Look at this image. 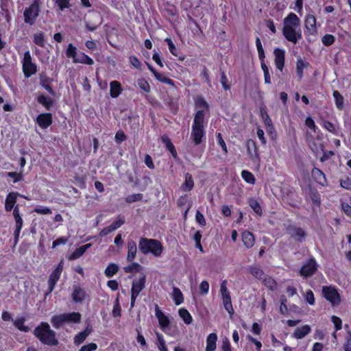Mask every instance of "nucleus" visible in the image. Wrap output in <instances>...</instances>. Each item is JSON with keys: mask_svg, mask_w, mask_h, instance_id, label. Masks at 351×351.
<instances>
[{"mask_svg": "<svg viewBox=\"0 0 351 351\" xmlns=\"http://www.w3.org/2000/svg\"><path fill=\"white\" fill-rule=\"evenodd\" d=\"M193 99L195 108L199 110L195 112L193 120L191 138L195 145H199L206 137L205 116L206 112L210 111V106L202 96L197 95Z\"/></svg>", "mask_w": 351, "mask_h": 351, "instance_id": "f257e3e1", "label": "nucleus"}, {"mask_svg": "<svg viewBox=\"0 0 351 351\" xmlns=\"http://www.w3.org/2000/svg\"><path fill=\"white\" fill-rule=\"evenodd\" d=\"M301 21L293 12H290L283 20L282 35L289 42L296 44L302 38Z\"/></svg>", "mask_w": 351, "mask_h": 351, "instance_id": "f03ea898", "label": "nucleus"}, {"mask_svg": "<svg viewBox=\"0 0 351 351\" xmlns=\"http://www.w3.org/2000/svg\"><path fill=\"white\" fill-rule=\"evenodd\" d=\"M34 335L44 345L56 346L59 341L56 338V332L53 330L49 323L40 322L34 330Z\"/></svg>", "mask_w": 351, "mask_h": 351, "instance_id": "7ed1b4c3", "label": "nucleus"}, {"mask_svg": "<svg viewBox=\"0 0 351 351\" xmlns=\"http://www.w3.org/2000/svg\"><path fill=\"white\" fill-rule=\"evenodd\" d=\"M138 247L143 254H152L156 257L160 256L164 250L163 245L160 241L145 237H141L139 239Z\"/></svg>", "mask_w": 351, "mask_h": 351, "instance_id": "20e7f679", "label": "nucleus"}, {"mask_svg": "<svg viewBox=\"0 0 351 351\" xmlns=\"http://www.w3.org/2000/svg\"><path fill=\"white\" fill-rule=\"evenodd\" d=\"M40 12V0H33L32 3L25 8L23 17L25 23L34 25Z\"/></svg>", "mask_w": 351, "mask_h": 351, "instance_id": "39448f33", "label": "nucleus"}, {"mask_svg": "<svg viewBox=\"0 0 351 351\" xmlns=\"http://www.w3.org/2000/svg\"><path fill=\"white\" fill-rule=\"evenodd\" d=\"M220 292L221 295L222 304L226 311L232 316L234 313V308L232 304L230 293L227 288V280H224L220 285Z\"/></svg>", "mask_w": 351, "mask_h": 351, "instance_id": "423d86ee", "label": "nucleus"}, {"mask_svg": "<svg viewBox=\"0 0 351 351\" xmlns=\"http://www.w3.org/2000/svg\"><path fill=\"white\" fill-rule=\"evenodd\" d=\"M32 60L30 51H25L22 60V69L26 78L30 77L37 72V66L35 63L32 62Z\"/></svg>", "mask_w": 351, "mask_h": 351, "instance_id": "0eeeda50", "label": "nucleus"}, {"mask_svg": "<svg viewBox=\"0 0 351 351\" xmlns=\"http://www.w3.org/2000/svg\"><path fill=\"white\" fill-rule=\"evenodd\" d=\"M145 282L146 277L145 275H142L138 280H134L132 282L131 288V308H133L135 306L136 300L139 295L141 291L145 288Z\"/></svg>", "mask_w": 351, "mask_h": 351, "instance_id": "6e6552de", "label": "nucleus"}, {"mask_svg": "<svg viewBox=\"0 0 351 351\" xmlns=\"http://www.w3.org/2000/svg\"><path fill=\"white\" fill-rule=\"evenodd\" d=\"M318 269V265L313 256H311L301 267L299 274L307 278L314 275Z\"/></svg>", "mask_w": 351, "mask_h": 351, "instance_id": "1a4fd4ad", "label": "nucleus"}, {"mask_svg": "<svg viewBox=\"0 0 351 351\" xmlns=\"http://www.w3.org/2000/svg\"><path fill=\"white\" fill-rule=\"evenodd\" d=\"M322 293L325 299L332 306H337L341 303L340 295L335 287H323Z\"/></svg>", "mask_w": 351, "mask_h": 351, "instance_id": "9d476101", "label": "nucleus"}, {"mask_svg": "<svg viewBox=\"0 0 351 351\" xmlns=\"http://www.w3.org/2000/svg\"><path fill=\"white\" fill-rule=\"evenodd\" d=\"M304 27L308 35L315 36L317 34V19L313 14H307L305 16Z\"/></svg>", "mask_w": 351, "mask_h": 351, "instance_id": "9b49d317", "label": "nucleus"}, {"mask_svg": "<svg viewBox=\"0 0 351 351\" xmlns=\"http://www.w3.org/2000/svg\"><path fill=\"white\" fill-rule=\"evenodd\" d=\"M35 122L41 129L46 130L53 123V115L50 112L40 113L36 118Z\"/></svg>", "mask_w": 351, "mask_h": 351, "instance_id": "f8f14e48", "label": "nucleus"}, {"mask_svg": "<svg viewBox=\"0 0 351 351\" xmlns=\"http://www.w3.org/2000/svg\"><path fill=\"white\" fill-rule=\"evenodd\" d=\"M287 230L293 239L299 242H302L306 237V232L300 227L290 225Z\"/></svg>", "mask_w": 351, "mask_h": 351, "instance_id": "ddd939ff", "label": "nucleus"}, {"mask_svg": "<svg viewBox=\"0 0 351 351\" xmlns=\"http://www.w3.org/2000/svg\"><path fill=\"white\" fill-rule=\"evenodd\" d=\"M22 197L23 198H26L25 195H22L19 194L18 192H10L5 198V210L7 212H10L12 210V208L16 206V203L17 201L18 197Z\"/></svg>", "mask_w": 351, "mask_h": 351, "instance_id": "4468645a", "label": "nucleus"}, {"mask_svg": "<svg viewBox=\"0 0 351 351\" xmlns=\"http://www.w3.org/2000/svg\"><path fill=\"white\" fill-rule=\"evenodd\" d=\"M87 297L84 288L80 285H73L71 298L75 303H82Z\"/></svg>", "mask_w": 351, "mask_h": 351, "instance_id": "2eb2a0df", "label": "nucleus"}, {"mask_svg": "<svg viewBox=\"0 0 351 351\" xmlns=\"http://www.w3.org/2000/svg\"><path fill=\"white\" fill-rule=\"evenodd\" d=\"M274 62L276 68L282 71L285 62V51L284 49L276 48L274 51Z\"/></svg>", "mask_w": 351, "mask_h": 351, "instance_id": "dca6fc26", "label": "nucleus"}, {"mask_svg": "<svg viewBox=\"0 0 351 351\" xmlns=\"http://www.w3.org/2000/svg\"><path fill=\"white\" fill-rule=\"evenodd\" d=\"M155 315L158 320V323L161 330L164 332H166L165 329L168 328L170 325V321L169 317L162 312V311L159 308L158 305H156Z\"/></svg>", "mask_w": 351, "mask_h": 351, "instance_id": "f3484780", "label": "nucleus"}, {"mask_svg": "<svg viewBox=\"0 0 351 351\" xmlns=\"http://www.w3.org/2000/svg\"><path fill=\"white\" fill-rule=\"evenodd\" d=\"M312 178L315 182L322 186L328 185V181L325 173L319 168L314 167L311 171Z\"/></svg>", "mask_w": 351, "mask_h": 351, "instance_id": "a211bd4d", "label": "nucleus"}, {"mask_svg": "<svg viewBox=\"0 0 351 351\" xmlns=\"http://www.w3.org/2000/svg\"><path fill=\"white\" fill-rule=\"evenodd\" d=\"M310 66V63L304 61L302 58L297 59L295 73L298 78V81H301L304 77V69Z\"/></svg>", "mask_w": 351, "mask_h": 351, "instance_id": "6ab92c4d", "label": "nucleus"}, {"mask_svg": "<svg viewBox=\"0 0 351 351\" xmlns=\"http://www.w3.org/2000/svg\"><path fill=\"white\" fill-rule=\"evenodd\" d=\"M60 276L61 273H59L55 270L51 272L48 280V291L46 293V295L50 294L53 291L56 283L60 278Z\"/></svg>", "mask_w": 351, "mask_h": 351, "instance_id": "aec40b11", "label": "nucleus"}, {"mask_svg": "<svg viewBox=\"0 0 351 351\" xmlns=\"http://www.w3.org/2000/svg\"><path fill=\"white\" fill-rule=\"evenodd\" d=\"M241 239L243 245L247 248H251L255 243V238L252 232L245 230L241 234Z\"/></svg>", "mask_w": 351, "mask_h": 351, "instance_id": "412c9836", "label": "nucleus"}, {"mask_svg": "<svg viewBox=\"0 0 351 351\" xmlns=\"http://www.w3.org/2000/svg\"><path fill=\"white\" fill-rule=\"evenodd\" d=\"M123 88L120 82L113 80L110 83V95L112 98L118 97L122 93Z\"/></svg>", "mask_w": 351, "mask_h": 351, "instance_id": "4be33fe9", "label": "nucleus"}, {"mask_svg": "<svg viewBox=\"0 0 351 351\" xmlns=\"http://www.w3.org/2000/svg\"><path fill=\"white\" fill-rule=\"evenodd\" d=\"M311 331V328L309 325L305 324L301 327L295 328L293 337L296 339H302Z\"/></svg>", "mask_w": 351, "mask_h": 351, "instance_id": "5701e85b", "label": "nucleus"}, {"mask_svg": "<svg viewBox=\"0 0 351 351\" xmlns=\"http://www.w3.org/2000/svg\"><path fill=\"white\" fill-rule=\"evenodd\" d=\"M36 101L41 104L46 110H50L53 106V100L51 97L40 94L36 97Z\"/></svg>", "mask_w": 351, "mask_h": 351, "instance_id": "b1692460", "label": "nucleus"}, {"mask_svg": "<svg viewBox=\"0 0 351 351\" xmlns=\"http://www.w3.org/2000/svg\"><path fill=\"white\" fill-rule=\"evenodd\" d=\"M194 187V181L190 173L184 174V181L180 186V189L184 192H189Z\"/></svg>", "mask_w": 351, "mask_h": 351, "instance_id": "393cba45", "label": "nucleus"}, {"mask_svg": "<svg viewBox=\"0 0 351 351\" xmlns=\"http://www.w3.org/2000/svg\"><path fill=\"white\" fill-rule=\"evenodd\" d=\"M247 152L250 158H258L259 154L256 142L252 139H248L246 141Z\"/></svg>", "mask_w": 351, "mask_h": 351, "instance_id": "a878e982", "label": "nucleus"}, {"mask_svg": "<svg viewBox=\"0 0 351 351\" xmlns=\"http://www.w3.org/2000/svg\"><path fill=\"white\" fill-rule=\"evenodd\" d=\"M92 246L91 243H87L76 248L69 256V260L73 261L80 258L86 251Z\"/></svg>", "mask_w": 351, "mask_h": 351, "instance_id": "bb28decb", "label": "nucleus"}, {"mask_svg": "<svg viewBox=\"0 0 351 351\" xmlns=\"http://www.w3.org/2000/svg\"><path fill=\"white\" fill-rule=\"evenodd\" d=\"M51 79L47 76L45 73H42L40 74V84L42 87H43L49 94L53 95L55 92L49 84L51 82Z\"/></svg>", "mask_w": 351, "mask_h": 351, "instance_id": "cd10ccee", "label": "nucleus"}, {"mask_svg": "<svg viewBox=\"0 0 351 351\" xmlns=\"http://www.w3.org/2000/svg\"><path fill=\"white\" fill-rule=\"evenodd\" d=\"M62 315L65 324H77L81 321L82 316L79 312L64 313Z\"/></svg>", "mask_w": 351, "mask_h": 351, "instance_id": "c85d7f7f", "label": "nucleus"}, {"mask_svg": "<svg viewBox=\"0 0 351 351\" xmlns=\"http://www.w3.org/2000/svg\"><path fill=\"white\" fill-rule=\"evenodd\" d=\"M177 205L179 208H182L183 206L187 205V207L184 212V218H186L189 210L191 209V208L192 206V202L189 199L188 195H181L177 201Z\"/></svg>", "mask_w": 351, "mask_h": 351, "instance_id": "c756f323", "label": "nucleus"}, {"mask_svg": "<svg viewBox=\"0 0 351 351\" xmlns=\"http://www.w3.org/2000/svg\"><path fill=\"white\" fill-rule=\"evenodd\" d=\"M92 328L87 327L84 330L78 332L73 339V343L75 346H79L84 342L86 339L91 333Z\"/></svg>", "mask_w": 351, "mask_h": 351, "instance_id": "7c9ffc66", "label": "nucleus"}, {"mask_svg": "<svg viewBox=\"0 0 351 351\" xmlns=\"http://www.w3.org/2000/svg\"><path fill=\"white\" fill-rule=\"evenodd\" d=\"M128 247V255H127V261L128 262H132L134 260L136 256L137 252V247L135 241L130 240L128 241L127 243Z\"/></svg>", "mask_w": 351, "mask_h": 351, "instance_id": "2f4dec72", "label": "nucleus"}, {"mask_svg": "<svg viewBox=\"0 0 351 351\" xmlns=\"http://www.w3.org/2000/svg\"><path fill=\"white\" fill-rule=\"evenodd\" d=\"M162 142L165 144L166 149L171 153L174 159H178V153L171 139L167 136L161 138Z\"/></svg>", "mask_w": 351, "mask_h": 351, "instance_id": "473e14b6", "label": "nucleus"}, {"mask_svg": "<svg viewBox=\"0 0 351 351\" xmlns=\"http://www.w3.org/2000/svg\"><path fill=\"white\" fill-rule=\"evenodd\" d=\"M217 335L215 332L210 333L206 337V351H215L217 348Z\"/></svg>", "mask_w": 351, "mask_h": 351, "instance_id": "72a5a7b5", "label": "nucleus"}, {"mask_svg": "<svg viewBox=\"0 0 351 351\" xmlns=\"http://www.w3.org/2000/svg\"><path fill=\"white\" fill-rule=\"evenodd\" d=\"M73 62L93 65L94 64V60L85 53L80 52L77 56V58H75V60H73Z\"/></svg>", "mask_w": 351, "mask_h": 351, "instance_id": "f704fd0d", "label": "nucleus"}, {"mask_svg": "<svg viewBox=\"0 0 351 351\" xmlns=\"http://www.w3.org/2000/svg\"><path fill=\"white\" fill-rule=\"evenodd\" d=\"M248 271L254 278L258 280L263 278L265 275L263 270L258 265L250 266Z\"/></svg>", "mask_w": 351, "mask_h": 351, "instance_id": "c9c22d12", "label": "nucleus"}, {"mask_svg": "<svg viewBox=\"0 0 351 351\" xmlns=\"http://www.w3.org/2000/svg\"><path fill=\"white\" fill-rule=\"evenodd\" d=\"M25 318L24 317H19L13 321V324L20 331L27 332L29 331V328L25 325Z\"/></svg>", "mask_w": 351, "mask_h": 351, "instance_id": "e433bc0d", "label": "nucleus"}, {"mask_svg": "<svg viewBox=\"0 0 351 351\" xmlns=\"http://www.w3.org/2000/svg\"><path fill=\"white\" fill-rule=\"evenodd\" d=\"M332 96L335 99L336 108L339 110H342L344 108V98L338 90H334Z\"/></svg>", "mask_w": 351, "mask_h": 351, "instance_id": "4c0bfd02", "label": "nucleus"}, {"mask_svg": "<svg viewBox=\"0 0 351 351\" xmlns=\"http://www.w3.org/2000/svg\"><path fill=\"white\" fill-rule=\"evenodd\" d=\"M51 323L53 328L58 329L62 326H63L64 323V317L62 313L57 314L51 317Z\"/></svg>", "mask_w": 351, "mask_h": 351, "instance_id": "58836bf2", "label": "nucleus"}, {"mask_svg": "<svg viewBox=\"0 0 351 351\" xmlns=\"http://www.w3.org/2000/svg\"><path fill=\"white\" fill-rule=\"evenodd\" d=\"M249 206L251 207V208L254 210V212L259 215L261 216L263 215V210L262 208L258 202V200L255 198H250L248 200Z\"/></svg>", "mask_w": 351, "mask_h": 351, "instance_id": "ea45409f", "label": "nucleus"}, {"mask_svg": "<svg viewBox=\"0 0 351 351\" xmlns=\"http://www.w3.org/2000/svg\"><path fill=\"white\" fill-rule=\"evenodd\" d=\"M119 266L117 264L111 263L108 264L107 267L104 271V274L106 277L112 278L114 275H115L119 271Z\"/></svg>", "mask_w": 351, "mask_h": 351, "instance_id": "a19ab883", "label": "nucleus"}, {"mask_svg": "<svg viewBox=\"0 0 351 351\" xmlns=\"http://www.w3.org/2000/svg\"><path fill=\"white\" fill-rule=\"evenodd\" d=\"M178 314L186 324L189 325L192 323V316L187 309L184 308L179 309Z\"/></svg>", "mask_w": 351, "mask_h": 351, "instance_id": "79ce46f5", "label": "nucleus"}, {"mask_svg": "<svg viewBox=\"0 0 351 351\" xmlns=\"http://www.w3.org/2000/svg\"><path fill=\"white\" fill-rule=\"evenodd\" d=\"M261 280H263L265 286L271 291L275 290L277 287L276 281L271 276H269L265 274L263 278L261 279Z\"/></svg>", "mask_w": 351, "mask_h": 351, "instance_id": "37998d69", "label": "nucleus"}, {"mask_svg": "<svg viewBox=\"0 0 351 351\" xmlns=\"http://www.w3.org/2000/svg\"><path fill=\"white\" fill-rule=\"evenodd\" d=\"M173 300L176 305L181 304L184 301L183 294L178 287H174L173 289Z\"/></svg>", "mask_w": 351, "mask_h": 351, "instance_id": "c03bdc74", "label": "nucleus"}, {"mask_svg": "<svg viewBox=\"0 0 351 351\" xmlns=\"http://www.w3.org/2000/svg\"><path fill=\"white\" fill-rule=\"evenodd\" d=\"M154 77L158 81L162 83L170 85L171 86H175V82L171 78L164 75L162 73L158 72L154 75Z\"/></svg>", "mask_w": 351, "mask_h": 351, "instance_id": "a18cd8bd", "label": "nucleus"}, {"mask_svg": "<svg viewBox=\"0 0 351 351\" xmlns=\"http://www.w3.org/2000/svg\"><path fill=\"white\" fill-rule=\"evenodd\" d=\"M241 177L248 184H254L256 182L254 176L248 170H243L241 171Z\"/></svg>", "mask_w": 351, "mask_h": 351, "instance_id": "49530a36", "label": "nucleus"}, {"mask_svg": "<svg viewBox=\"0 0 351 351\" xmlns=\"http://www.w3.org/2000/svg\"><path fill=\"white\" fill-rule=\"evenodd\" d=\"M34 43L39 47H44L45 40L43 32H38L34 35Z\"/></svg>", "mask_w": 351, "mask_h": 351, "instance_id": "de8ad7c7", "label": "nucleus"}, {"mask_svg": "<svg viewBox=\"0 0 351 351\" xmlns=\"http://www.w3.org/2000/svg\"><path fill=\"white\" fill-rule=\"evenodd\" d=\"M156 337H157V341H158V343H157L158 349L160 351H168V349L166 346L165 341L163 336L161 334L156 332Z\"/></svg>", "mask_w": 351, "mask_h": 351, "instance_id": "09e8293b", "label": "nucleus"}, {"mask_svg": "<svg viewBox=\"0 0 351 351\" xmlns=\"http://www.w3.org/2000/svg\"><path fill=\"white\" fill-rule=\"evenodd\" d=\"M143 198V195L142 193H134L126 196L125 200L128 204H132L135 202L141 201Z\"/></svg>", "mask_w": 351, "mask_h": 351, "instance_id": "8fccbe9b", "label": "nucleus"}, {"mask_svg": "<svg viewBox=\"0 0 351 351\" xmlns=\"http://www.w3.org/2000/svg\"><path fill=\"white\" fill-rule=\"evenodd\" d=\"M138 87L145 93L150 91V85L145 78H139L137 80Z\"/></svg>", "mask_w": 351, "mask_h": 351, "instance_id": "3c124183", "label": "nucleus"}, {"mask_svg": "<svg viewBox=\"0 0 351 351\" xmlns=\"http://www.w3.org/2000/svg\"><path fill=\"white\" fill-rule=\"evenodd\" d=\"M141 265L138 263H132L131 265H128L123 268V270L125 273H134L138 272L141 269Z\"/></svg>", "mask_w": 351, "mask_h": 351, "instance_id": "603ef678", "label": "nucleus"}, {"mask_svg": "<svg viewBox=\"0 0 351 351\" xmlns=\"http://www.w3.org/2000/svg\"><path fill=\"white\" fill-rule=\"evenodd\" d=\"M125 221L124 217L119 215L117 219L110 225V226L114 231L123 225Z\"/></svg>", "mask_w": 351, "mask_h": 351, "instance_id": "864d4df0", "label": "nucleus"}, {"mask_svg": "<svg viewBox=\"0 0 351 351\" xmlns=\"http://www.w3.org/2000/svg\"><path fill=\"white\" fill-rule=\"evenodd\" d=\"M321 125L327 131L329 132L335 134H336V128L335 125L328 121V120H324L322 123H321Z\"/></svg>", "mask_w": 351, "mask_h": 351, "instance_id": "5fc2aeb1", "label": "nucleus"}, {"mask_svg": "<svg viewBox=\"0 0 351 351\" xmlns=\"http://www.w3.org/2000/svg\"><path fill=\"white\" fill-rule=\"evenodd\" d=\"M86 176H75L74 177V182L82 189H85L86 186Z\"/></svg>", "mask_w": 351, "mask_h": 351, "instance_id": "6e6d98bb", "label": "nucleus"}, {"mask_svg": "<svg viewBox=\"0 0 351 351\" xmlns=\"http://www.w3.org/2000/svg\"><path fill=\"white\" fill-rule=\"evenodd\" d=\"M53 1L60 11L71 7L70 0H53Z\"/></svg>", "mask_w": 351, "mask_h": 351, "instance_id": "4d7b16f0", "label": "nucleus"}, {"mask_svg": "<svg viewBox=\"0 0 351 351\" xmlns=\"http://www.w3.org/2000/svg\"><path fill=\"white\" fill-rule=\"evenodd\" d=\"M8 177H10L13 179L12 182L16 183L23 179V175L22 172L10 171L6 173Z\"/></svg>", "mask_w": 351, "mask_h": 351, "instance_id": "13d9d810", "label": "nucleus"}, {"mask_svg": "<svg viewBox=\"0 0 351 351\" xmlns=\"http://www.w3.org/2000/svg\"><path fill=\"white\" fill-rule=\"evenodd\" d=\"M66 56L68 58H73V60H75V58H77V49L75 46L73 45V44H69L68 47L66 50Z\"/></svg>", "mask_w": 351, "mask_h": 351, "instance_id": "bf43d9fd", "label": "nucleus"}, {"mask_svg": "<svg viewBox=\"0 0 351 351\" xmlns=\"http://www.w3.org/2000/svg\"><path fill=\"white\" fill-rule=\"evenodd\" d=\"M335 41V38L332 34H325L322 38V42L323 45L326 47H329L332 45Z\"/></svg>", "mask_w": 351, "mask_h": 351, "instance_id": "052dcab7", "label": "nucleus"}, {"mask_svg": "<svg viewBox=\"0 0 351 351\" xmlns=\"http://www.w3.org/2000/svg\"><path fill=\"white\" fill-rule=\"evenodd\" d=\"M165 42L167 44L170 53L174 56H178V49L172 40L169 38H167L165 39Z\"/></svg>", "mask_w": 351, "mask_h": 351, "instance_id": "680f3d73", "label": "nucleus"}, {"mask_svg": "<svg viewBox=\"0 0 351 351\" xmlns=\"http://www.w3.org/2000/svg\"><path fill=\"white\" fill-rule=\"evenodd\" d=\"M256 46L258 51L259 59L265 58V51L261 39L258 37L256 38Z\"/></svg>", "mask_w": 351, "mask_h": 351, "instance_id": "e2e57ef3", "label": "nucleus"}, {"mask_svg": "<svg viewBox=\"0 0 351 351\" xmlns=\"http://www.w3.org/2000/svg\"><path fill=\"white\" fill-rule=\"evenodd\" d=\"M112 315L113 317H119L121 316V307L120 306L119 299H117L114 302Z\"/></svg>", "mask_w": 351, "mask_h": 351, "instance_id": "0e129e2a", "label": "nucleus"}, {"mask_svg": "<svg viewBox=\"0 0 351 351\" xmlns=\"http://www.w3.org/2000/svg\"><path fill=\"white\" fill-rule=\"evenodd\" d=\"M305 301L310 305H314L315 304V297L314 293L312 290L309 289L306 292L305 296H304Z\"/></svg>", "mask_w": 351, "mask_h": 351, "instance_id": "69168bd1", "label": "nucleus"}, {"mask_svg": "<svg viewBox=\"0 0 351 351\" xmlns=\"http://www.w3.org/2000/svg\"><path fill=\"white\" fill-rule=\"evenodd\" d=\"M98 346L97 343L91 342L86 345L82 346L79 351H95L97 349Z\"/></svg>", "mask_w": 351, "mask_h": 351, "instance_id": "338daca9", "label": "nucleus"}, {"mask_svg": "<svg viewBox=\"0 0 351 351\" xmlns=\"http://www.w3.org/2000/svg\"><path fill=\"white\" fill-rule=\"evenodd\" d=\"M340 186L346 190H351V178L346 177L340 180Z\"/></svg>", "mask_w": 351, "mask_h": 351, "instance_id": "774afa93", "label": "nucleus"}]
</instances>
